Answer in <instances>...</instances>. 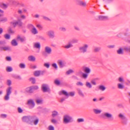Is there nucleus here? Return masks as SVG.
<instances>
[{
  "label": "nucleus",
  "instance_id": "0e129e2a",
  "mask_svg": "<svg viewBox=\"0 0 130 130\" xmlns=\"http://www.w3.org/2000/svg\"><path fill=\"white\" fill-rule=\"evenodd\" d=\"M7 115L5 114H1V117L3 118H5L7 117Z\"/></svg>",
  "mask_w": 130,
  "mask_h": 130
},
{
  "label": "nucleus",
  "instance_id": "e2e57ef3",
  "mask_svg": "<svg viewBox=\"0 0 130 130\" xmlns=\"http://www.w3.org/2000/svg\"><path fill=\"white\" fill-rule=\"evenodd\" d=\"M55 84L57 85H59L60 84V82L57 80H56L55 81Z\"/></svg>",
  "mask_w": 130,
  "mask_h": 130
},
{
  "label": "nucleus",
  "instance_id": "3c124183",
  "mask_svg": "<svg viewBox=\"0 0 130 130\" xmlns=\"http://www.w3.org/2000/svg\"><path fill=\"white\" fill-rule=\"evenodd\" d=\"M37 26L38 28L40 30H42L43 29V27L40 25H37Z\"/></svg>",
  "mask_w": 130,
  "mask_h": 130
},
{
  "label": "nucleus",
  "instance_id": "9b49d317",
  "mask_svg": "<svg viewBox=\"0 0 130 130\" xmlns=\"http://www.w3.org/2000/svg\"><path fill=\"white\" fill-rule=\"evenodd\" d=\"M108 17L106 16L100 15L98 16V19L100 20H105L108 19Z\"/></svg>",
  "mask_w": 130,
  "mask_h": 130
},
{
  "label": "nucleus",
  "instance_id": "5fc2aeb1",
  "mask_svg": "<svg viewBox=\"0 0 130 130\" xmlns=\"http://www.w3.org/2000/svg\"><path fill=\"white\" fill-rule=\"evenodd\" d=\"M49 130H54V127L52 126H50L48 127Z\"/></svg>",
  "mask_w": 130,
  "mask_h": 130
},
{
  "label": "nucleus",
  "instance_id": "a878e982",
  "mask_svg": "<svg viewBox=\"0 0 130 130\" xmlns=\"http://www.w3.org/2000/svg\"><path fill=\"white\" fill-rule=\"evenodd\" d=\"M11 44L12 45L14 46H17L18 44L17 42L15 39L13 40L12 41Z\"/></svg>",
  "mask_w": 130,
  "mask_h": 130
},
{
  "label": "nucleus",
  "instance_id": "a19ab883",
  "mask_svg": "<svg viewBox=\"0 0 130 130\" xmlns=\"http://www.w3.org/2000/svg\"><path fill=\"white\" fill-rule=\"evenodd\" d=\"M36 102L38 104H41L42 103V100L41 99H38L36 100Z\"/></svg>",
  "mask_w": 130,
  "mask_h": 130
},
{
  "label": "nucleus",
  "instance_id": "09e8293b",
  "mask_svg": "<svg viewBox=\"0 0 130 130\" xmlns=\"http://www.w3.org/2000/svg\"><path fill=\"white\" fill-rule=\"evenodd\" d=\"M43 18L44 19V20H47V21H51V20L50 19H49L46 16H43Z\"/></svg>",
  "mask_w": 130,
  "mask_h": 130
},
{
  "label": "nucleus",
  "instance_id": "774afa93",
  "mask_svg": "<svg viewBox=\"0 0 130 130\" xmlns=\"http://www.w3.org/2000/svg\"><path fill=\"white\" fill-rule=\"evenodd\" d=\"M8 31L10 33H13L14 32V31H13L11 29H9Z\"/></svg>",
  "mask_w": 130,
  "mask_h": 130
},
{
  "label": "nucleus",
  "instance_id": "aec40b11",
  "mask_svg": "<svg viewBox=\"0 0 130 130\" xmlns=\"http://www.w3.org/2000/svg\"><path fill=\"white\" fill-rule=\"evenodd\" d=\"M12 89V88L11 87H8L6 89V94L10 95L11 93V90Z\"/></svg>",
  "mask_w": 130,
  "mask_h": 130
},
{
  "label": "nucleus",
  "instance_id": "603ef678",
  "mask_svg": "<svg viewBox=\"0 0 130 130\" xmlns=\"http://www.w3.org/2000/svg\"><path fill=\"white\" fill-rule=\"evenodd\" d=\"M77 121L79 122H83L84 121V119L82 118L78 119H77Z\"/></svg>",
  "mask_w": 130,
  "mask_h": 130
},
{
  "label": "nucleus",
  "instance_id": "ea45409f",
  "mask_svg": "<svg viewBox=\"0 0 130 130\" xmlns=\"http://www.w3.org/2000/svg\"><path fill=\"white\" fill-rule=\"evenodd\" d=\"M1 49L2 50H8L10 49V48L8 47H4L1 48Z\"/></svg>",
  "mask_w": 130,
  "mask_h": 130
},
{
  "label": "nucleus",
  "instance_id": "6ab92c4d",
  "mask_svg": "<svg viewBox=\"0 0 130 130\" xmlns=\"http://www.w3.org/2000/svg\"><path fill=\"white\" fill-rule=\"evenodd\" d=\"M94 112L96 114H99L101 113L102 110L98 109H94L93 110Z\"/></svg>",
  "mask_w": 130,
  "mask_h": 130
},
{
  "label": "nucleus",
  "instance_id": "f704fd0d",
  "mask_svg": "<svg viewBox=\"0 0 130 130\" xmlns=\"http://www.w3.org/2000/svg\"><path fill=\"white\" fill-rule=\"evenodd\" d=\"M13 77L14 78L18 80H21L22 79L21 76L19 75H14L13 76Z\"/></svg>",
  "mask_w": 130,
  "mask_h": 130
},
{
  "label": "nucleus",
  "instance_id": "4c0bfd02",
  "mask_svg": "<svg viewBox=\"0 0 130 130\" xmlns=\"http://www.w3.org/2000/svg\"><path fill=\"white\" fill-rule=\"evenodd\" d=\"M58 114V112L56 111H54L53 112L52 116L53 117H54L57 116Z\"/></svg>",
  "mask_w": 130,
  "mask_h": 130
},
{
  "label": "nucleus",
  "instance_id": "dca6fc26",
  "mask_svg": "<svg viewBox=\"0 0 130 130\" xmlns=\"http://www.w3.org/2000/svg\"><path fill=\"white\" fill-rule=\"evenodd\" d=\"M26 91L29 93H32L33 92L32 87H30L27 88L26 89Z\"/></svg>",
  "mask_w": 130,
  "mask_h": 130
},
{
  "label": "nucleus",
  "instance_id": "37998d69",
  "mask_svg": "<svg viewBox=\"0 0 130 130\" xmlns=\"http://www.w3.org/2000/svg\"><path fill=\"white\" fill-rule=\"evenodd\" d=\"M4 37L6 39H9L10 38V35L8 34L5 35H4Z\"/></svg>",
  "mask_w": 130,
  "mask_h": 130
},
{
  "label": "nucleus",
  "instance_id": "423d86ee",
  "mask_svg": "<svg viewBox=\"0 0 130 130\" xmlns=\"http://www.w3.org/2000/svg\"><path fill=\"white\" fill-rule=\"evenodd\" d=\"M47 36L50 38H53L55 36L54 32L52 30L48 31L46 32Z\"/></svg>",
  "mask_w": 130,
  "mask_h": 130
},
{
  "label": "nucleus",
  "instance_id": "13d9d810",
  "mask_svg": "<svg viewBox=\"0 0 130 130\" xmlns=\"http://www.w3.org/2000/svg\"><path fill=\"white\" fill-rule=\"evenodd\" d=\"M103 1L105 3H109L113 1V0H103Z\"/></svg>",
  "mask_w": 130,
  "mask_h": 130
},
{
  "label": "nucleus",
  "instance_id": "412c9836",
  "mask_svg": "<svg viewBox=\"0 0 130 130\" xmlns=\"http://www.w3.org/2000/svg\"><path fill=\"white\" fill-rule=\"evenodd\" d=\"M84 71L87 74L91 72V69H90L88 67H85V68Z\"/></svg>",
  "mask_w": 130,
  "mask_h": 130
},
{
  "label": "nucleus",
  "instance_id": "58836bf2",
  "mask_svg": "<svg viewBox=\"0 0 130 130\" xmlns=\"http://www.w3.org/2000/svg\"><path fill=\"white\" fill-rule=\"evenodd\" d=\"M6 70L7 72H10L12 71V69L11 67H7Z\"/></svg>",
  "mask_w": 130,
  "mask_h": 130
},
{
  "label": "nucleus",
  "instance_id": "5701e85b",
  "mask_svg": "<svg viewBox=\"0 0 130 130\" xmlns=\"http://www.w3.org/2000/svg\"><path fill=\"white\" fill-rule=\"evenodd\" d=\"M28 59L29 61H34L35 60V57L32 56H30L28 57Z\"/></svg>",
  "mask_w": 130,
  "mask_h": 130
},
{
  "label": "nucleus",
  "instance_id": "20e7f679",
  "mask_svg": "<svg viewBox=\"0 0 130 130\" xmlns=\"http://www.w3.org/2000/svg\"><path fill=\"white\" fill-rule=\"evenodd\" d=\"M88 47V45L87 44H85L83 46L80 47L79 50L81 52L84 53L87 52Z\"/></svg>",
  "mask_w": 130,
  "mask_h": 130
},
{
  "label": "nucleus",
  "instance_id": "4468645a",
  "mask_svg": "<svg viewBox=\"0 0 130 130\" xmlns=\"http://www.w3.org/2000/svg\"><path fill=\"white\" fill-rule=\"evenodd\" d=\"M118 117L122 120H124L126 118L124 114V113H120L118 115Z\"/></svg>",
  "mask_w": 130,
  "mask_h": 130
},
{
  "label": "nucleus",
  "instance_id": "864d4df0",
  "mask_svg": "<svg viewBox=\"0 0 130 130\" xmlns=\"http://www.w3.org/2000/svg\"><path fill=\"white\" fill-rule=\"evenodd\" d=\"M52 122L54 124H55L57 123V121L54 119H52L51 120Z\"/></svg>",
  "mask_w": 130,
  "mask_h": 130
},
{
  "label": "nucleus",
  "instance_id": "c9c22d12",
  "mask_svg": "<svg viewBox=\"0 0 130 130\" xmlns=\"http://www.w3.org/2000/svg\"><path fill=\"white\" fill-rule=\"evenodd\" d=\"M17 25L19 27H21L23 24L22 22L20 20H18L17 21Z\"/></svg>",
  "mask_w": 130,
  "mask_h": 130
},
{
  "label": "nucleus",
  "instance_id": "c85d7f7f",
  "mask_svg": "<svg viewBox=\"0 0 130 130\" xmlns=\"http://www.w3.org/2000/svg\"><path fill=\"white\" fill-rule=\"evenodd\" d=\"M73 46L72 44L71 43H69L64 47V48L66 49H68Z\"/></svg>",
  "mask_w": 130,
  "mask_h": 130
},
{
  "label": "nucleus",
  "instance_id": "bb28decb",
  "mask_svg": "<svg viewBox=\"0 0 130 130\" xmlns=\"http://www.w3.org/2000/svg\"><path fill=\"white\" fill-rule=\"evenodd\" d=\"M99 89L103 91L105 90L106 87L103 85H100L99 87Z\"/></svg>",
  "mask_w": 130,
  "mask_h": 130
},
{
  "label": "nucleus",
  "instance_id": "393cba45",
  "mask_svg": "<svg viewBox=\"0 0 130 130\" xmlns=\"http://www.w3.org/2000/svg\"><path fill=\"white\" fill-rule=\"evenodd\" d=\"M63 94L66 96H69V94L66 91H61L60 93V95Z\"/></svg>",
  "mask_w": 130,
  "mask_h": 130
},
{
  "label": "nucleus",
  "instance_id": "7c9ffc66",
  "mask_svg": "<svg viewBox=\"0 0 130 130\" xmlns=\"http://www.w3.org/2000/svg\"><path fill=\"white\" fill-rule=\"evenodd\" d=\"M58 62L59 65L60 67L62 68L63 67V63L61 60H58Z\"/></svg>",
  "mask_w": 130,
  "mask_h": 130
},
{
  "label": "nucleus",
  "instance_id": "f257e3e1",
  "mask_svg": "<svg viewBox=\"0 0 130 130\" xmlns=\"http://www.w3.org/2000/svg\"><path fill=\"white\" fill-rule=\"evenodd\" d=\"M72 118L69 115H64L63 117V122L64 124H67L72 121Z\"/></svg>",
  "mask_w": 130,
  "mask_h": 130
},
{
  "label": "nucleus",
  "instance_id": "a211bd4d",
  "mask_svg": "<svg viewBox=\"0 0 130 130\" xmlns=\"http://www.w3.org/2000/svg\"><path fill=\"white\" fill-rule=\"evenodd\" d=\"M78 74H83V77L84 79H86L87 78L88 75L87 74L83 73L81 71H79L78 72Z\"/></svg>",
  "mask_w": 130,
  "mask_h": 130
},
{
  "label": "nucleus",
  "instance_id": "69168bd1",
  "mask_svg": "<svg viewBox=\"0 0 130 130\" xmlns=\"http://www.w3.org/2000/svg\"><path fill=\"white\" fill-rule=\"evenodd\" d=\"M18 111L19 113H21L22 112L23 110L20 107H19L18 109Z\"/></svg>",
  "mask_w": 130,
  "mask_h": 130
},
{
  "label": "nucleus",
  "instance_id": "de8ad7c7",
  "mask_svg": "<svg viewBox=\"0 0 130 130\" xmlns=\"http://www.w3.org/2000/svg\"><path fill=\"white\" fill-rule=\"evenodd\" d=\"M9 95L7 94L5 96V100H7L9 99Z\"/></svg>",
  "mask_w": 130,
  "mask_h": 130
},
{
  "label": "nucleus",
  "instance_id": "c03bdc74",
  "mask_svg": "<svg viewBox=\"0 0 130 130\" xmlns=\"http://www.w3.org/2000/svg\"><path fill=\"white\" fill-rule=\"evenodd\" d=\"M76 84L77 86H83V84L81 82H77Z\"/></svg>",
  "mask_w": 130,
  "mask_h": 130
},
{
  "label": "nucleus",
  "instance_id": "39448f33",
  "mask_svg": "<svg viewBox=\"0 0 130 130\" xmlns=\"http://www.w3.org/2000/svg\"><path fill=\"white\" fill-rule=\"evenodd\" d=\"M42 90L44 92H48L50 91L48 86L46 84H43L42 86Z\"/></svg>",
  "mask_w": 130,
  "mask_h": 130
},
{
  "label": "nucleus",
  "instance_id": "6e6d98bb",
  "mask_svg": "<svg viewBox=\"0 0 130 130\" xmlns=\"http://www.w3.org/2000/svg\"><path fill=\"white\" fill-rule=\"evenodd\" d=\"M107 47L109 48H112L115 47V45H108Z\"/></svg>",
  "mask_w": 130,
  "mask_h": 130
},
{
  "label": "nucleus",
  "instance_id": "473e14b6",
  "mask_svg": "<svg viewBox=\"0 0 130 130\" xmlns=\"http://www.w3.org/2000/svg\"><path fill=\"white\" fill-rule=\"evenodd\" d=\"M74 72V71L72 69H70L68 70L66 72V74L68 75L70 74L73 73Z\"/></svg>",
  "mask_w": 130,
  "mask_h": 130
},
{
  "label": "nucleus",
  "instance_id": "8fccbe9b",
  "mask_svg": "<svg viewBox=\"0 0 130 130\" xmlns=\"http://www.w3.org/2000/svg\"><path fill=\"white\" fill-rule=\"evenodd\" d=\"M20 67L22 68H24L25 67V65L23 63H21L19 65Z\"/></svg>",
  "mask_w": 130,
  "mask_h": 130
},
{
  "label": "nucleus",
  "instance_id": "1a4fd4ad",
  "mask_svg": "<svg viewBox=\"0 0 130 130\" xmlns=\"http://www.w3.org/2000/svg\"><path fill=\"white\" fill-rule=\"evenodd\" d=\"M45 52L48 54H50L52 50L51 48L48 46H46L45 47Z\"/></svg>",
  "mask_w": 130,
  "mask_h": 130
},
{
  "label": "nucleus",
  "instance_id": "ddd939ff",
  "mask_svg": "<svg viewBox=\"0 0 130 130\" xmlns=\"http://www.w3.org/2000/svg\"><path fill=\"white\" fill-rule=\"evenodd\" d=\"M33 117V118L34 117V118H33L32 119H31V120H34V124L35 125H37L39 122V119L37 118L36 117Z\"/></svg>",
  "mask_w": 130,
  "mask_h": 130
},
{
  "label": "nucleus",
  "instance_id": "cd10ccee",
  "mask_svg": "<svg viewBox=\"0 0 130 130\" xmlns=\"http://www.w3.org/2000/svg\"><path fill=\"white\" fill-rule=\"evenodd\" d=\"M7 18L6 17H4L0 19V22H5L7 21Z\"/></svg>",
  "mask_w": 130,
  "mask_h": 130
},
{
  "label": "nucleus",
  "instance_id": "052dcab7",
  "mask_svg": "<svg viewBox=\"0 0 130 130\" xmlns=\"http://www.w3.org/2000/svg\"><path fill=\"white\" fill-rule=\"evenodd\" d=\"M11 81L9 80H7V84L8 85V86H10L11 84Z\"/></svg>",
  "mask_w": 130,
  "mask_h": 130
},
{
  "label": "nucleus",
  "instance_id": "4d7b16f0",
  "mask_svg": "<svg viewBox=\"0 0 130 130\" xmlns=\"http://www.w3.org/2000/svg\"><path fill=\"white\" fill-rule=\"evenodd\" d=\"M44 66L47 68H48L50 67V64L48 63H45L44 64Z\"/></svg>",
  "mask_w": 130,
  "mask_h": 130
},
{
  "label": "nucleus",
  "instance_id": "49530a36",
  "mask_svg": "<svg viewBox=\"0 0 130 130\" xmlns=\"http://www.w3.org/2000/svg\"><path fill=\"white\" fill-rule=\"evenodd\" d=\"M100 50V48L99 47L95 48L94 50V51L95 52H99Z\"/></svg>",
  "mask_w": 130,
  "mask_h": 130
},
{
  "label": "nucleus",
  "instance_id": "680f3d73",
  "mask_svg": "<svg viewBox=\"0 0 130 130\" xmlns=\"http://www.w3.org/2000/svg\"><path fill=\"white\" fill-rule=\"evenodd\" d=\"M75 94V92H71L69 94V95H70L71 96H73Z\"/></svg>",
  "mask_w": 130,
  "mask_h": 130
},
{
  "label": "nucleus",
  "instance_id": "7ed1b4c3",
  "mask_svg": "<svg viewBox=\"0 0 130 130\" xmlns=\"http://www.w3.org/2000/svg\"><path fill=\"white\" fill-rule=\"evenodd\" d=\"M102 117L105 119H110L113 118L112 114L108 112H105L102 115Z\"/></svg>",
  "mask_w": 130,
  "mask_h": 130
},
{
  "label": "nucleus",
  "instance_id": "c756f323",
  "mask_svg": "<svg viewBox=\"0 0 130 130\" xmlns=\"http://www.w3.org/2000/svg\"><path fill=\"white\" fill-rule=\"evenodd\" d=\"M118 81L120 83H123L124 82V80L123 78L122 77H119L118 78Z\"/></svg>",
  "mask_w": 130,
  "mask_h": 130
},
{
  "label": "nucleus",
  "instance_id": "bf43d9fd",
  "mask_svg": "<svg viewBox=\"0 0 130 130\" xmlns=\"http://www.w3.org/2000/svg\"><path fill=\"white\" fill-rule=\"evenodd\" d=\"M11 23L14 27H15L16 25H17V22H11Z\"/></svg>",
  "mask_w": 130,
  "mask_h": 130
},
{
  "label": "nucleus",
  "instance_id": "72a5a7b5",
  "mask_svg": "<svg viewBox=\"0 0 130 130\" xmlns=\"http://www.w3.org/2000/svg\"><path fill=\"white\" fill-rule=\"evenodd\" d=\"M78 94L80 96L83 97L84 96V94L81 90L80 89L78 90Z\"/></svg>",
  "mask_w": 130,
  "mask_h": 130
},
{
  "label": "nucleus",
  "instance_id": "79ce46f5",
  "mask_svg": "<svg viewBox=\"0 0 130 130\" xmlns=\"http://www.w3.org/2000/svg\"><path fill=\"white\" fill-rule=\"evenodd\" d=\"M52 66L54 68H55V69H57L58 68V67L57 66V64L56 63H53L52 64Z\"/></svg>",
  "mask_w": 130,
  "mask_h": 130
},
{
  "label": "nucleus",
  "instance_id": "2f4dec72",
  "mask_svg": "<svg viewBox=\"0 0 130 130\" xmlns=\"http://www.w3.org/2000/svg\"><path fill=\"white\" fill-rule=\"evenodd\" d=\"M17 38L18 40H20L22 42H23L25 40L24 38L21 37L20 36H18L17 37Z\"/></svg>",
  "mask_w": 130,
  "mask_h": 130
},
{
  "label": "nucleus",
  "instance_id": "0eeeda50",
  "mask_svg": "<svg viewBox=\"0 0 130 130\" xmlns=\"http://www.w3.org/2000/svg\"><path fill=\"white\" fill-rule=\"evenodd\" d=\"M43 72L42 71H36L34 72V74L35 76H37L41 74H43Z\"/></svg>",
  "mask_w": 130,
  "mask_h": 130
},
{
  "label": "nucleus",
  "instance_id": "338daca9",
  "mask_svg": "<svg viewBox=\"0 0 130 130\" xmlns=\"http://www.w3.org/2000/svg\"><path fill=\"white\" fill-rule=\"evenodd\" d=\"M32 89L37 90L38 88V87L37 86H35L32 87Z\"/></svg>",
  "mask_w": 130,
  "mask_h": 130
},
{
  "label": "nucleus",
  "instance_id": "6e6552de",
  "mask_svg": "<svg viewBox=\"0 0 130 130\" xmlns=\"http://www.w3.org/2000/svg\"><path fill=\"white\" fill-rule=\"evenodd\" d=\"M27 104L32 107H34L35 106V104L33 100L31 99L29 100L28 101Z\"/></svg>",
  "mask_w": 130,
  "mask_h": 130
},
{
  "label": "nucleus",
  "instance_id": "e433bc0d",
  "mask_svg": "<svg viewBox=\"0 0 130 130\" xmlns=\"http://www.w3.org/2000/svg\"><path fill=\"white\" fill-rule=\"evenodd\" d=\"M29 80L32 83L34 84L35 83V78L31 77L29 79Z\"/></svg>",
  "mask_w": 130,
  "mask_h": 130
},
{
  "label": "nucleus",
  "instance_id": "2eb2a0df",
  "mask_svg": "<svg viewBox=\"0 0 130 130\" xmlns=\"http://www.w3.org/2000/svg\"><path fill=\"white\" fill-rule=\"evenodd\" d=\"M117 87L118 88L120 89H122L124 88V86L123 83H119L117 84Z\"/></svg>",
  "mask_w": 130,
  "mask_h": 130
},
{
  "label": "nucleus",
  "instance_id": "9d476101",
  "mask_svg": "<svg viewBox=\"0 0 130 130\" xmlns=\"http://www.w3.org/2000/svg\"><path fill=\"white\" fill-rule=\"evenodd\" d=\"M77 3L78 4L82 6H85L86 5V3L82 1H77Z\"/></svg>",
  "mask_w": 130,
  "mask_h": 130
},
{
  "label": "nucleus",
  "instance_id": "a18cd8bd",
  "mask_svg": "<svg viewBox=\"0 0 130 130\" xmlns=\"http://www.w3.org/2000/svg\"><path fill=\"white\" fill-rule=\"evenodd\" d=\"M59 29L60 30L63 31H65L66 30V28L64 27H61L59 28Z\"/></svg>",
  "mask_w": 130,
  "mask_h": 130
},
{
  "label": "nucleus",
  "instance_id": "f03ea898",
  "mask_svg": "<svg viewBox=\"0 0 130 130\" xmlns=\"http://www.w3.org/2000/svg\"><path fill=\"white\" fill-rule=\"evenodd\" d=\"M34 117H32L30 116H24L22 118V121L24 122H26L28 123L29 124L32 125L33 123L31 121L32 119Z\"/></svg>",
  "mask_w": 130,
  "mask_h": 130
},
{
  "label": "nucleus",
  "instance_id": "f3484780",
  "mask_svg": "<svg viewBox=\"0 0 130 130\" xmlns=\"http://www.w3.org/2000/svg\"><path fill=\"white\" fill-rule=\"evenodd\" d=\"M117 53L119 54H123V49L122 48H119L117 51Z\"/></svg>",
  "mask_w": 130,
  "mask_h": 130
},
{
  "label": "nucleus",
  "instance_id": "b1692460",
  "mask_svg": "<svg viewBox=\"0 0 130 130\" xmlns=\"http://www.w3.org/2000/svg\"><path fill=\"white\" fill-rule=\"evenodd\" d=\"M34 47L39 49H40V45L39 43H35L34 44Z\"/></svg>",
  "mask_w": 130,
  "mask_h": 130
},
{
  "label": "nucleus",
  "instance_id": "4be33fe9",
  "mask_svg": "<svg viewBox=\"0 0 130 130\" xmlns=\"http://www.w3.org/2000/svg\"><path fill=\"white\" fill-rule=\"evenodd\" d=\"M86 87L89 88H92V86L91 83L88 82H86Z\"/></svg>",
  "mask_w": 130,
  "mask_h": 130
},
{
  "label": "nucleus",
  "instance_id": "f8f14e48",
  "mask_svg": "<svg viewBox=\"0 0 130 130\" xmlns=\"http://www.w3.org/2000/svg\"><path fill=\"white\" fill-rule=\"evenodd\" d=\"M30 25L32 27V28L31 30V32L32 33L34 34H37L38 33V31L37 30L36 28L34 26L32 25Z\"/></svg>",
  "mask_w": 130,
  "mask_h": 130
}]
</instances>
